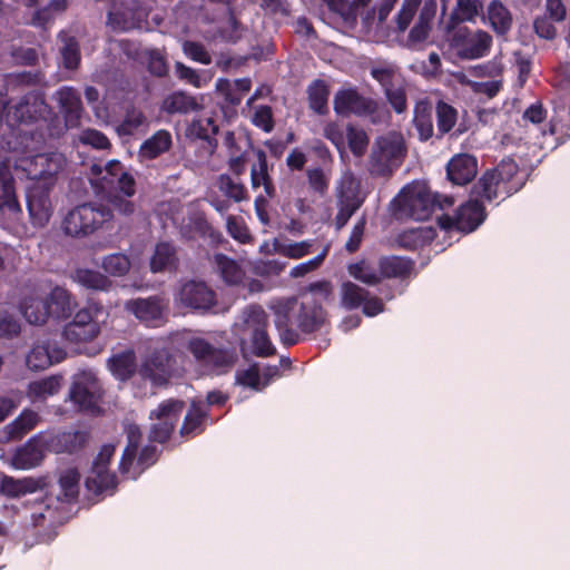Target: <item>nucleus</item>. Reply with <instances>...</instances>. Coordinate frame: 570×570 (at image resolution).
Masks as SVG:
<instances>
[{
    "label": "nucleus",
    "instance_id": "nucleus-46",
    "mask_svg": "<svg viewBox=\"0 0 570 570\" xmlns=\"http://www.w3.org/2000/svg\"><path fill=\"white\" fill-rule=\"evenodd\" d=\"M42 459L43 454L38 445L28 442L17 450L12 458V464L17 469L28 470L39 465Z\"/></svg>",
    "mask_w": 570,
    "mask_h": 570
},
{
    "label": "nucleus",
    "instance_id": "nucleus-60",
    "mask_svg": "<svg viewBox=\"0 0 570 570\" xmlns=\"http://www.w3.org/2000/svg\"><path fill=\"white\" fill-rule=\"evenodd\" d=\"M235 381L238 385L249 387L257 392L263 391L262 377L257 364H253L246 370L237 371Z\"/></svg>",
    "mask_w": 570,
    "mask_h": 570
},
{
    "label": "nucleus",
    "instance_id": "nucleus-62",
    "mask_svg": "<svg viewBox=\"0 0 570 570\" xmlns=\"http://www.w3.org/2000/svg\"><path fill=\"white\" fill-rule=\"evenodd\" d=\"M309 189L320 196L328 191L330 178L321 167L309 168L306 171Z\"/></svg>",
    "mask_w": 570,
    "mask_h": 570
},
{
    "label": "nucleus",
    "instance_id": "nucleus-31",
    "mask_svg": "<svg viewBox=\"0 0 570 570\" xmlns=\"http://www.w3.org/2000/svg\"><path fill=\"white\" fill-rule=\"evenodd\" d=\"M435 230L432 227H417L403 230L397 235V246L405 250H417L433 242Z\"/></svg>",
    "mask_w": 570,
    "mask_h": 570
},
{
    "label": "nucleus",
    "instance_id": "nucleus-29",
    "mask_svg": "<svg viewBox=\"0 0 570 570\" xmlns=\"http://www.w3.org/2000/svg\"><path fill=\"white\" fill-rule=\"evenodd\" d=\"M379 271L383 278H407L414 272L415 262L409 257L383 256L379 259Z\"/></svg>",
    "mask_w": 570,
    "mask_h": 570
},
{
    "label": "nucleus",
    "instance_id": "nucleus-2",
    "mask_svg": "<svg viewBox=\"0 0 570 570\" xmlns=\"http://www.w3.org/2000/svg\"><path fill=\"white\" fill-rule=\"evenodd\" d=\"M519 173L518 164L511 159H502L495 167L487 169L471 188V198L479 202L494 200L499 193L511 196L517 193L521 185L513 183Z\"/></svg>",
    "mask_w": 570,
    "mask_h": 570
},
{
    "label": "nucleus",
    "instance_id": "nucleus-7",
    "mask_svg": "<svg viewBox=\"0 0 570 570\" xmlns=\"http://www.w3.org/2000/svg\"><path fill=\"white\" fill-rule=\"evenodd\" d=\"M122 171L124 166L119 160L108 161L105 168L97 164H94L90 167L91 175L97 177L96 180L92 181L95 188L105 194V200L108 202L119 214L129 216L135 212V204L119 194H114L115 184L117 178L120 177L118 176V173Z\"/></svg>",
    "mask_w": 570,
    "mask_h": 570
},
{
    "label": "nucleus",
    "instance_id": "nucleus-10",
    "mask_svg": "<svg viewBox=\"0 0 570 570\" xmlns=\"http://www.w3.org/2000/svg\"><path fill=\"white\" fill-rule=\"evenodd\" d=\"M184 407L185 402L183 400L167 399L150 411L149 419L156 422L150 425L149 441L160 444L166 443L170 439Z\"/></svg>",
    "mask_w": 570,
    "mask_h": 570
},
{
    "label": "nucleus",
    "instance_id": "nucleus-33",
    "mask_svg": "<svg viewBox=\"0 0 570 570\" xmlns=\"http://www.w3.org/2000/svg\"><path fill=\"white\" fill-rule=\"evenodd\" d=\"M43 302L48 307V315L53 318H67L71 315V295L66 288L56 286Z\"/></svg>",
    "mask_w": 570,
    "mask_h": 570
},
{
    "label": "nucleus",
    "instance_id": "nucleus-49",
    "mask_svg": "<svg viewBox=\"0 0 570 570\" xmlns=\"http://www.w3.org/2000/svg\"><path fill=\"white\" fill-rule=\"evenodd\" d=\"M86 485L89 490L100 494L117 487V476L108 469H91V475L87 478Z\"/></svg>",
    "mask_w": 570,
    "mask_h": 570
},
{
    "label": "nucleus",
    "instance_id": "nucleus-40",
    "mask_svg": "<svg viewBox=\"0 0 570 570\" xmlns=\"http://www.w3.org/2000/svg\"><path fill=\"white\" fill-rule=\"evenodd\" d=\"M488 19L498 35H505L512 27V14L499 0H492L488 7Z\"/></svg>",
    "mask_w": 570,
    "mask_h": 570
},
{
    "label": "nucleus",
    "instance_id": "nucleus-37",
    "mask_svg": "<svg viewBox=\"0 0 570 570\" xmlns=\"http://www.w3.org/2000/svg\"><path fill=\"white\" fill-rule=\"evenodd\" d=\"M171 142V135L167 130H158L141 144L139 154L144 158L155 159L169 150Z\"/></svg>",
    "mask_w": 570,
    "mask_h": 570
},
{
    "label": "nucleus",
    "instance_id": "nucleus-34",
    "mask_svg": "<svg viewBox=\"0 0 570 570\" xmlns=\"http://www.w3.org/2000/svg\"><path fill=\"white\" fill-rule=\"evenodd\" d=\"M482 12L483 2L481 0H456L445 29H453L465 21H474Z\"/></svg>",
    "mask_w": 570,
    "mask_h": 570
},
{
    "label": "nucleus",
    "instance_id": "nucleus-23",
    "mask_svg": "<svg viewBox=\"0 0 570 570\" xmlns=\"http://www.w3.org/2000/svg\"><path fill=\"white\" fill-rule=\"evenodd\" d=\"M327 321V313L316 299L302 302L296 313V323L301 332L312 334L320 331Z\"/></svg>",
    "mask_w": 570,
    "mask_h": 570
},
{
    "label": "nucleus",
    "instance_id": "nucleus-9",
    "mask_svg": "<svg viewBox=\"0 0 570 570\" xmlns=\"http://www.w3.org/2000/svg\"><path fill=\"white\" fill-rule=\"evenodd\" d=\"M187 350L203 367L216 374L228 372L237 361L234 351L215 347L202 337L189 340Z\"/></svg>",
    "mask_w": 570,
    "mask_h": 570
},
{
    "label": "nucleus",
    "instance_id": "nucleus-11",
    "mask_svg": "<svg viewBox=\"0 0 570 570\" xmlns=\"http://www.w3.org/2000/svg\"><path fill=\"white\" fill-rule=\"evenodd\" d=\"M22 164L31 184L56 186L57 176L66 166V158L59 153L38 154L24 159Z\"/></svg>",
    "mask_w": 570,
    "mask_h": 570
},
{
    "label": "nucleus",
    "instance_id": "nucleus-16",
    "mask_svg": "<svg viewBox=\"0 0 570 570\" xmlns=\"http://www.w3.org/2000/svg\"><path fill=\"white\" fill-rule=\"evenodd\" d=\"M248 324L255 325L252 334V348L254 355L258 357H268L275 355L276 348L273 345L267 333L268 317L259 305H252L247 308Z\"/></svg>",
    "mask_w": 570,
    "mask_h": 570
},
{
    "label": "nucleus",
    "instance_id": "nucleus-56",
    "mask_svg": "<svg viewBox=\"0 0 570 570\" xmlns=\"http://www.w3.org/2000/svg\"><path fill=\"white\" fill-rule=\"evenodd\" d=\"M347 269L352 277L370 286H375L382 281L380 271L376 272L364 261L350 264Z\"/></svg>",
    "mask_w": 570,
    "mask_h": 570
},
{
    "label": "nucleus",
    "instance_id": "nucleus-25",
    "mask_svg": "<svg viewBox=\"0 0 570 570\" xmlns=\"http://www.w3.org/2000/svg\"><path fill=\"white\" fill-rule=\"evenodd\" d=\"M252 150L257 159L256 164L250 167V184L254 189L263 186L265 195L273 199L276 197V187L269 170L273 169V165L269 167L267 161L266 153L261 148L252 146Z\"/></svg>",
    "mask_w": 570,
    "mask_h": 570
},
{
    "label": "nucleus",
    "instance_id": "nucleus-48",
    "mask_svg": "<svg viewBox=\"0 0 570 570\" xmlns=\"http://www.w3.org/2000/svg\"><path fill=\"white\" fill-rule=\"evenodd\" d=\"M368 291L353 282H344L341 285V304L345 309L353 311L362 306Z\"/></svg>",
    "mask_w": 570,
    "mask_h": 570
},
{
    "label": "nucleus",
    "instance_id": "nucleus-43",
    "mask_svg": "<svg viewBox=\"0 0 570 570\" xmlns=\"http://www.w3.org/2000/svg\"><path fill=\"white\" fill-rule=\"evenodd\" d=\"M207 416V411L203 410V407L196 402H193L184 417V422L179 431L180 435L194 436L202 433L204 431V422Z\"/></svg>",
    "mask_w": 570,
    "mask_h": 570
},
{
    "label": "nucleus",
    "instance_id": "nucleus-59",
    "mask_svg": "<svg viewBox=\"0 0 570 570\" xmlns=\"http://www.w3.org/2000/svg\"><path fill=\"white\" fill-rule=\"evenodd\" d=\"M146 124L144 112L135 107L127 109L118 130L122 135H134L141 126Z\"/></svg>",
    "mask_w": 570,
    "mask_h": 570
},
{
    "label": "nucleus",
    "instance_id": "nucleus-35",
    "mask_svg": "<svg viewBox=\"0 0 570 570\" xmlns=\"http://www.w3.org/2000/svg\"><path fill=\"white\" fill-rule=\"evenodd\" d=\"M308 107L315 114L324 116L328 114L330 87L325 80L315 79L307 87Z\"/></svg>",
    "mask_w": 570,
    "mask_h": 570
},
{
    "label": "nucleus",
    "instance_id": "nucleus-54",
    "mask_svg": "<svg viewBox=\"0 0 570 570\" xmlns=\"http://www.w3.org/2000/svg\"><path fill=\"white\" fill-rule=\"evenodd\" d=\"M60 387L61 376L52 375L39 381L30 382L28 385V392L33 397L45 399L57 394Z\"/></svg>",
    "mask_w": 570,
    "mask_h": 570
},
{
    "label": "nucleus",
    "instance_id": "nucleus-4",
    "mask_svg": "<svg viewBox=\"0 0 570 570\" xmlns=\"http://www.w3.org/2000/svg\"><path fill=\"white\" fill-rule=\"evenodd\" d=\"M436 202L428 187L413 183L402 188L392 200V214L397 219L411 218L428 220L434 212Z\"/></svg>",
    "mask_w": 570,
    "mask_h": 570
},
{
    "label": "nucleus",
    "instance_id": "nucleus-20",
    "mask_svg": "<svg viewBox=\"0 0 570 570\" xmlns=\"http://www.w3.org/2000/svg\"><path fill=\"white\" fill-rule=\"evenodd\" d=\"M364 199L360 197L357 185L351 178L344 181L337 194L338 212L335 216V227L342 229L354 213L363 205Z\"/></svg>",
    "mask_w": 570,
    "mask_h": 570
},
{
    "label": "nucleus",
    "instance_id": "nucleus-6",
    "mask_svg": "<svg viewBox=\"0 0 570 570\" xmlns=\"http://www.w3.org/2000/svg\"><path fill=\"white\" fill-rule=\"evenodd\" d=\"M446 39L451 50L463 60H474L485 57L492 46V37L483 30L471 31L468 27L458 24L446 29Z\"/></svg>",
    "mask_w": 570,
    "mask_h": 570
},
{
    "label": "nucleus",
    "instance_id": "nucleus-45",
    "mask_svg": "<svg viewBox=\"0 0 570 570\" xmlns=\"http://www.w3.org/2000/svg\"><path fill=\"white\" fill-rule=\"evenodd\" d=\"M436 116V138L441 139L449 134L458 121V110L450 104L439 100L435 106Z\"/></svg>",
    "mask_w": 570,
    "mask_h": 570
},
{
    "label": "nucleus",
    "instance_id": "nucleus-41",
    "mask_svg": "<svg viewBox=\"0 0 570 570\" xmlns=\"http://www.w3.org/2000/svg\"><path fill=\"white\" fill-rule=\"evenodd\" d=\"M214 264L226 284L237 285L242 282L244 272L238 263L223 253L214 255Z\"/></svg>",
    "mask_w": 570,
    "mask_h": 570
},
{
    "label": "nucleus",
    "instance_id": "nucleus-27",
    "mask_svg": "<svg viewBox=\"0 0 570 570\" xmlns=\"http://www.w3.org/2000/svg\"><path fill=\"white\" fill-rule=\"evenodd\" d=\"M88 441V433L83 431H60L52 434L47 441L48 449L56 453H76Z\"/></svg>",
    "mask_w": 570,
    "mask_h": 570
},
{
    "label": "nucleus",
    "instance_id": "nucleus-61",
    "mask_svg": "<svg viewBox=\"0 0 570 570\" xmlns=\"http://www.w3.org/2000/svg\"><path fill=\"white\" fill-rule=\"evenodd\" d=\"M181 49L184 55L195 62L202 65L212 63V56L202 42L185 40L181 45Z\"/></svg>",
    "mask_w": 570,
    "mask_h": 570
},
{
    "label": "nucleus",
    "instance_id": "nucleus-47",
    "mask_svg": "<svg viewBox=\"0 0 570 570\" xmlns=\"http://www.w3.org/2000/svg\"><path fill=\"white\" fill-rule=\"evenodd\" d=\"M217 187L228 199L235 203H242L249 198L246 186L228 174H220L218 176Z\"/></svg>",
    "mask_w": 570,
    "mask_h": 570
},
{
    "label": "nucleus",
    "instance_id": "nucleus-18",
    "mask_svg": "<svg viewBox=\"0 0 570 570\" xmlns=\"http://www.w3.org/2000/svg\"><path fill=\"white\" fill-rule=\"evenodd\" d=\"M298 305L296 297H288L272 305L274 324L279 334V341L284 346H293L299 342V334L291 326L292 317L296 315Z\"/></svg>",
    "mask_w": 570,
    "mask_h": 570
},
{
    "label": "nucleus",
    "instance_id": "nucleus-32",
    "mask_svg": "<svg viewBox=\"0 0 570 570\" xmlns=\"http://www.w3.org/2000/svg\"><path fill=\"white\" fill-rule=\"evenodd\" d=\"M178 262L176 247L170 243L160 242L150 258V269L154 273L173 272L177 269Z\"/></svg>",
    "mask_w": 570,
    "mask_h": 570
},
{
    "label": "nucleus",
    "instance_id": "nucleus-53",
    "mask_svg": "<svg viewBox=\"0 0 570 570\" xmlns=\"http://www.w3.org/2000/svg\"><path fill=\"white\" fill-rule=\"evenodd\" d=\"M39 422V415L32 410H23L9 425V435L12 439H21L28 432L36 428Z\"/></svg>",
    "mask_w": 570,
    "mask_h": 570
},
{
    "label": "nucleus",
    "instance_id": "nucleus-63",
    "mask_svg": "<svg viewBox=\"0 0 570 570\" xmlns=\"http://www.w3.org/2000/svg\"><path fill=\"white\" fill-rule=\"evenodd\" d=\"M420 4L421 0H403L395 18L399 32H404L407 29Z\"/></svg>",
    "mask_w": 570,
    "mask_h": 570
},
{
    "label": "nucleus",
    "instance_id": "nucleus-55",
    "mask_svg": "<svg viewBox=\"0 0 570 570\" xmlns=\"http://www.w3.org/2000/svg\"><path fill=\"white\" fill-rule=\"evenodd\" d=\"M346 139L348 148L355 157L360 158L365 155L370 138L364 129L348 125L346 127Z\"/></svg>",
    "mask_w": 570,
    "mask_h": 570
},
{
    "label": "nucleus",
    "instance_id": "nucleus-38",
    "mask_svg": "<svg viewBox=\"0 0 570 570\" xmlns=\"http://www.w3.org/2000/svg\"><path fill=\"white\" fill-rule=\"evenodd\" d=\"M200 108L202 105L194 96L183 91L173 92L163 104V109L168 114H189Z\"/></svg>",
    "mask_w": 570,
    "mask_h": 570
},
{
    "label": "nucleus",
    "instance_id": "nucleus-12",
    "mask_svg": "<svg viewBox=\"0 0 570 570\" xmlns=\"http://www.w3.org/2000/svg\"><path fill=\"white\" fill-rule=\"evenodd\" d=\"M102 307L97 303H89L79 309L72 321L63 328V336L70 343H81L92 341L100 333V326L97 321L98 314Z\"/></svg>",
    "mask_w": 570,
    "mask_h": 570
},
{
    "label": "nucleus",
    "instance_id": "nucleus-51",
    "mask_svg": "<svg viewBox=\"0 0 570 570\" xmlns=\"http://www.w3.org/2000/svg\"><path fill=\"white\" fill-rule=\"evenodd\" d=\"M75 279L88 289L107 291L111 286L107 276L89 268H78L75 272Z\"/></svg>",
    "mask_w": 570,
    "mask_h": 570
},
{
    "label": "nucleus",
    "instance_id": "nucleus-64",
    "mask_svg": "<svg viewBox=\"0 0 570 570\" xmlns=\"http://www.w3.org/2000/svg\"><path fill=\"white\" fill-rule=\"evenodd\" d=\"M226 228L227 233L240 244H247L252 240V235L245 223L233 215L227 217Z\"/></svg>",
    "mask_w": 570,
    "mask_h": 570
},
{
    "label": "nucleus",
    "instance_id": "nucleus-15",
    "mask_svg": "<svg viewBox=\"0 0 570 570\" xmlns=\"http://www.w3.org/2000/svg\"><path fill=\"white\" fill-rule=\"evenodd\" d=\"M167 307V302L158 295L129 299L125 303V309L149 327H157L166 322Z\"/></svg>",
    "mask_w": 570,
    "mask_h": 570
},
{
    "label": "nucleus",
    "instance_id": "nucleus-3",
    "mask_svg": "<svg viewBox=\"0 0 570 570\" xmlns=\"http://www.w3.org/2000/svg\"><path fill=\"white\" fill-rule=\"evenodd\" d=\"M112 206L108 202H89L70 209L62 220V229L71 237H86L114 218Z\"/></svg>",
    "mask_w": 570,
    "mask_h": 570
},
{
    "label": "nucleus",
    "instance_id": "nucleus-57",
    "mask_svg": "<svg viewBox=\"0 0 570 570\" xmlns=\"http://www.w3.org/2000/svg\"><path fill=\"white\" fill-rule=\"evenodd\" d=\"M217 132L218 126L210 117L194 119L187 128L188 136L203 140H209Z\"/></svg>",
    "mask_w": 570,
    "mask_h": 570
},
{
    "label": "nucleus",
    "instance_id": "nucleus-50",
    "mask_svg": "<svg viewBox=\"0 0 570 570\" xmlns=\"http://www.w3.org/2000/svg\"><path fill=\"white\" fill-rule=\"evenodd\" d=\"M21 309L26 320L33 325H42L49 317L48 307H46L43 298H27L21 303Z\"/></svg>",
    "mask_w": 570,
    "mask_h": 570
},
{
    "label": "nucleus",
    "instance_id": "nucleus-26",
    "mask_svg": "<svg viewBox=\"0 0 570 570\" xmlns=\"http://www.w3.org/2000/svg\"><path fill=\"white\" fill-rule=\"evenodd\" d=\"M58 100L60 105V110L63 115L66 127H79L80 119L83 112L79 92L71 87H63L58 91Z\"/></svg>",
    "mask_w": 570,
    "mask_h": 570
},
{
    "label": "nucleus",
    "instance_id": "nucleus-1",
    "mask_svg": "<svg viewBox=\"0 0 570 570\" xmlns=\"http://www.w3.org/2000/svg\"><path fill=\"white\" fill-rule=\"evenodd\" d=\"M175 358L168 348H155L139 364L137 381H134L135 394L145 397L166 389L174 375Z\"/></svg>",
    "mask_w": 570,
    "mask_h": 570
},
{
    "label": "nucleus",
    "instance_id": "nucleus-52",
    "mask_svg": "<svg viewBox=\"0 0 570 570\" xmlns=\"http://www.w3.org/2000/svg\"><path fill=\"white\" fill-rule=\"evenodd\" d=\"M80 474L76 469H68L59 476L60 493L59 500L71 502L77 499L79 494Z\"/></svg>",
    "mask_w": 570,
    "mask_h": 570
},
{
    "label": "nucleus",
    "instance_id": "nucleus-19",
    "mask_svg": "<svg viewBox=\"0 0 570 570\" xmlns=\"http://www.w3.org/2000/svg\"><path fill=\"white\" fill-rule=\"evenodd\" d=\"M47 109L48 105L42 95L37 91H29L11 107L8 116L19 124H30L43 118Z\"/></svg>",
    "mask_w": 570,
    "mask_h": 570
},
{
    "label": "nucleus",
    "instance_id": "nucleus-44",
    "mask_svg": "<svg viewBox=\"0 0 570 570\" xmlns=\"http://www.w3.org/2000/svg\"><path fill=\"white\" fill-rule=\"evenodd\" d=\"M413 126L421 141H428L433 137V115L432 108L428 105H416L414 109Z\"/></svg>",
    "mask_w": 570,
    "mask_h": 570
},
{
    "label": "nucleus",
    "instance_id": "nucleus-39",
    "mask_svg": "<svg viewBox=\"0 0 570 570\" xmlns=\"http://www.w3.org/2000/svg\"><path fill=\"white\" fill-rule=\"evenodd\" d=\"M39 488V482L31 478L14 479L9 475H3L0 482V492L10 498L33 493Z\"/></svg>",
    "mask_w": 570,
    "mask_h": 570
},
{
    "label": "nucleus",
    "instance_id": "nucleus-21",
    "mask_svg": "<svg viewBox=\"0 0 570 570\" xmlns=\"http://www.w3.org/2000/svg\"><path fill=\"white\" fill-rule=\"evenodd\" d=\"M66 357V352L50 340L36 343L26 357L28 368L42 371L59 363Z\"/></svg>",
    "mask_w": 570,
    "mask_h": 570
},
{
    "label": "nucleus",
    "instance_id": "nucleus-5",
    "mask_svg": "<svg viewBox=\"0 0 570 570\" xmlns=\"http://www.w3.org/2000/svg\"><path fill=\"white\" fill-rule=\"evenodd\" d=\"M406 148L401 136L387 135L375 139L368 158V171L374 177H389L399 168Z\"/></svg>",
    "mask_w": 570,
    "mask_h": 570
},
{
    "label": "nucleus",
    "instance_id": "nucleus-14",
    "mask_svg": "<svg viewBox=\"0 0 570 570\" xmlns=\"http://www.w3.org/2000/svg\"><path fill=\"white\" fill-rule=\"evenodd\" d=\"M176 301L184 307L206 312L216 303V293L203 281L190 279L181 284Z\"/></svg>",
    "mask_w": 570,
    "mask_h": 570
},
{
    "label": "nucleus",
    "instance_id": "nucleus-22",
    "mask_svg": "<svg viewBox=\"0 0 570 570\" xmlns=\"http://www.w3.org/2000/svg\"><path fill=\"white\" fill-rule=\"evenodd\" d=\"M478 174V159L470 154H456L446 165V177L459 186L471 183Z\"/></svg>",
    "mask_w": 570,
    "mask_h": 570
},
{
    "label": "nucleus",
    "instance_id": "nucleus-30",
    "mask_svg": "<svg viewBox=\"0 0 570 570\" xmlns=\"http://www.w3.org/2000/svg\"><path fill=\"white\" fill-rule=\"evenodd\" d=\"M146 14L141 9L121 6L108 12V24L117 31H129L138 28Z\"/></svg>",
    "mask_w": 570,
    "mask_h": 570
},
{
    "label": "nucleus",
    "instance_id": "nucleus-13",
    "mask_svg": "<svg viewBox=\"0 0 570 570\" xmlns=\"http://www.w3.org/2000/svg\"><path fill=\"white\" fill-rule=\"evenodd\" d=\"M55 186L30 184L26 193L27 209L30 222L36 227L46 226L53 213L50 194Z\"/></svg>",
    "mask_w": 570,
    "mask_h": 570
},
{
    "label": "nucleus",
    "instance_id": "nucleus-58",
    "mask_svg": "<svg viewBox=\"0 0 570 570\" xmlns=\"http://www.w3.org/2000/svg\"><path fill=\"white\" fill-rule=\"evenodd\" d=\"M101 267L112 276H124L130 269V261L125 254L115 253L104 257Z\"/></svg>",
    "mask_w": 570,
    "mask_h": 570
},
{
    "label": "nucleus",
    "instance_id": "nucleus-42",
    "mask_svg": "<svg viewBox=\"0 0 570 570\" xmlns=\"http://www.w3.org/2000/svg\"><path fill=\"white\" fill-rule=\"evenodd\" d=\"M59 39L62 43L60 48V55L63 67L69 70L77 69L81 60L80 46L78 40L65 31L59 33Z\"/></svg>",
    "mask_w": 570,
    "mask_h": 570
},
{
    "label": "nucleus",
    "instance_id": "nucleus-24",
    "mask_svg": "<svg viewBox=\"0 0 570 570\" xmlns=\"http://www.w3.org/2000/svg\"><path fill=\"white\" fill-rule=\"evenodd\" d=\"M459 232L469 234L479 228L485 220L488 214L482 202L472 199L461 204L455 210Z\"/></svg>",
    "mask_w": 570,
    "mask_h": 570
},
{
    "label": "nucleus",
    "instance_id": "nucleus-36",
    "mask_svg": "<svg viewBox=\"0 0 570 570\" xmlns=\"http://www.w3.org/2000/svg\"><path fill=\"white\" fill-rule=\"evenodd\" d=\"M125 432L127 438V445L124 449L119 462V470L124 474L130 471L142 439L141 430L137 424L127 425Z\"/></svg>",
    "mask_w": 570,
    "mask_h": 570
},
{
    "label": "nucleus",
    "instance_id": "nucleus-8",
    "mask_svg": "<svg viewBox=\"0 0 570 570\" xmlns=\"http://www.w3.org/2000/svg\"><path fill=\"white\" fill-rule=\"evenodd\" d=\"M380 105L376 99L362 95L356 87H344L336 91L333 99V109L342 117L355 116L370 118L377 124L376 114Z\"/></svg>",
    "mask_w": 570,
    "mask_h": 570
},
{
    "label": "nucleus",
    "instance_id": "nucleus-28",
    "mask_svg": "<svg viewBox=\"0 0 570 570\" xmlns=\"http://www.w3.org/2000/svg\"><path fill=\"white\" fill-rule=\"evenodd\" d=\"M108 368L112 376L120 381L127 382L135 376L137 377V358L134 350H126L120 353L114 354L107 361Z\"/></svg>",
    "mask_w": 570,
    "mask_h": 570
},
{
    "label": "nucleus",
    "instance_id": "nucleus-17",
    "mask_svg": "<svg viewBox=\"0 0 570 570\" xmlns=\"http://www.w3.org/2000/svg\"><path fill=\"white\" fill-rule=\"evenodd\" d=\"M101 385L91 374H81L70 387V399L80 411L95 412L101 397Z\"/></svg>",
    "mask_w": 570,
    "mask_h": 570
}]
</instances>
